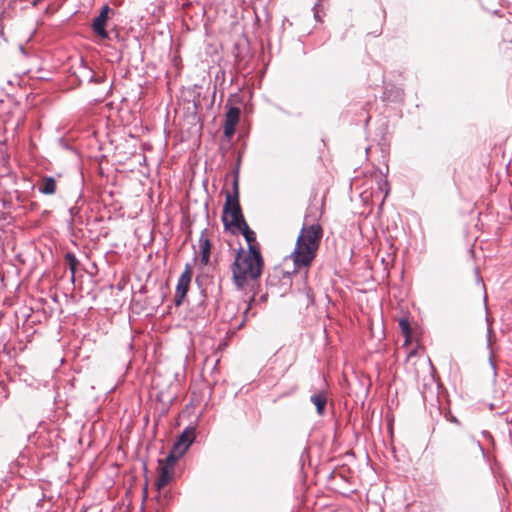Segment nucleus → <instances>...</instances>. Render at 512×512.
<instances>
[{"instance_id": "obj_1", "label": "nucleus", "mask_w": 512, "mask_h": 512, "mask_svg": "<svg viewBox=\"0 0 512 512\" xmlns=\"http://www.w3.org/2000/svg\"><path fill=\"white\" fill-rule=\"evenodd\" d=\"M263 267L262 254H252L239 248L230 267L232 280L238 289H244L251 282L260 278Z\"/></svg>"}, {"instance_id": "obj_2", "label": "nucleus", "mask_w": 512, "mask_h": 512, "mask_svg": "<svg viewBox=\"0 0 512 512\" xmlns=\"http://www.w3.org/2000/svg\"><path fill=\"white\" fill-rule=\"evenodd\" d=\"M234 194L226 193V202L223 208L222 220L226 227L233 226L239 228L246 222L239 204V187L238 179L236 178L233 183Z\"/></svg>"}, {"instance_id": "obj_3", "label": "nucleus", "mask_w": 512, "mask_h": 512, "mask_svg": "<svg viewBox=\"0 0 512 512\" xmlns=\"http://www.w3.org/2000/svg\"><path fill=\"white\" fill-rule=\"evenodd\" d=\"M316 256L317 251L296 240L295 247L289 255V258L294 264L295 271H300L302 269L308 271Z\"/></svg>"}, {"instance_id": "obj_4", "label": "nucleus", "mask_w": 512, "mask_h": 512, "mask_svg": "<svg viewBox=\"0 0 512 512\" xmlns=\"http://www.w3.org/2000/svg\"><path fill=\"white\" fill-rule=\"evenodd\" d=\"M323 237V228L320 224L314 223L304 225L297 237V241L318 252Z\"/></svg>"}, {"instance_id": "obj_5", "label": "nucleus", "mask_w": 512, "mask_h": 512, "mask_svg": "<svg viewBox=\"0 0 512 512\" xmlns=\"http://www.w3.org/2000/svg\"><path fill=\"white\" fill-rule=\"evenodd\" d=\"M178 459L174 454H169L164 460H159V475L155 487L160 492L173 478L174 466Z\"/></svg>"}, {"instance_id": "obj_6", "label": "nucleus", "mask_w": 512, "mask_h": 512, "mask_svg": "<svg viewBox=\"0 0 512 512\" xmlns=\"http://www.w3.org/2000/svg\"><path fill=\"white\" fill-rule=\"evenodd\" d=\"M192 275H193L192 267L189 264H187L185 266L184 271L180 275V277L178 279L177 286H176V291H175V296H174V303L176 306H180L183 303V300L186 297L187 292L190 287Z\"/></svg>"}, {"instance_id": "obj_7", "label": "nucleus", "mask_w": 512, "mask_h": 512, "mask_svg": "<svg viewBox=\"0 0 512 512\" xmlns=\"http://www.w3.org/2000/svg\"><path fill=\"white\" fill-rule=\"evenodd\" d=\"M194 439L195 429L193 427H187L174 443L170 454H174L176 458L179 459L187 451Z\"/></svg>"}, {"instance_id": "obj_8", "label": "nucleus", "mask_w": 512, "mask_h": 512, "mask_svg": "<svg viewBox=\"0 0 512 512\" xmlns=\"http://www.w3.org/2000/svg\"><path fill=\"white\" fill-rule=\"evenodd\" d=\"M111 8L106 4L101 8L100 14L93 20L92 28L93 31L102 39L108 38V32L105 27L109 18Z\"/></svg>"}, {"instance_id": "obj_9", "label": "nucleus", "mask_w": 512, "mask_h": 512, "mask_svg": "<svg viewBox=\"0 0 512 512\" xmlns=\"http://www.w3.org/2000/svg\"><path fill=\"white\" fill-rule=\"evenodd\" d=\"M480 445L475 440H469L467 443L456 444L451 450V457L455 460L467 459L472 451H478Z\"/></svg>"}, {"instance_id": "obj_10", "label": "nucleus", "mask_w": 512, "mask_h": 512, "mask_svg": "<svg viewBox=\"0 0 512 512\" xmlns=\"http://www.w3.org/2000/svg\"><path fill=\"white\" fill-rule=\"evenodd\" d=\"M237 229L240 230L248 244V249L245 251L252 254H261V247L256 239V234L252 229H250L248 224L243 222V225Z\"/></svg>"}, {"instance_id": "obj_11", "label": "nucleus", "mask_w": 512, "mask_h": 512, "mask_svg": "<svg viewBox=\"0 0 512 512\" xmlns=\"http://www.w3.org/2000/svg\"><path fill=\"white\" fill-rule=\"evenodd\" d=\"M240 119V109L230 107L225 115L224 135L230 138L234 133Z\"/></svg>"}, {"instance_id": "obj_12", "label": "nucleus", "mask_w": 512, "mask_h": 512, "mask_svg": "<svg viewBox=\"0 0 512 512\" xmlns=\"http://www.w3.org/2000/svg\"><path fill=\"white\" fill-rule=\"evenodd\" d=\"M200 263L204 266L208 265L211 254V243L208 231L203 230L199 237Z\"/></svg>"}, {"instance_id": "obj_13", "label": "nucleus", "mask_w": 512, "mask_h": 512, "mask_svg": "<svg viewBox=\"0 0 512 512\" xmlns=\"http://www.w3.org/2000/svg\"><path fill=\"white\" fill-rule=\"evenodd\" d=\"M56 189V180L51 176H44L38 184V190L45 195H53Z\"/></svg>"}, {"instance_id": "obj_14", "label": "nucleus", "mask_w": 512, "mask_h": 512, "mask_svg": "<svg viewBox=\"0 0 512 512\" xmlns=\"http://www.w3.org/2000/svg\"><path fill=\"white\" fill-rule=\"evenodd\" d=\"M311 402L316 406L318 414L322 415L327 403V396L324 392H319L311 396Z\"/></svg>"}, {"instance_id": "obj_15", "label": "nucleus", "mask_w": 512, "mask_h": 512, "mask_svg": "<svg viewBox=\"0 0 512 512\" xmlns=\"http://www.w3.org/2000/svg\"><path fill=\"white\" fill-rule=\"evenodd\" d=\"M65 261L69 266V270L71 271L72 280H74L77 266L79 265V261L76 258V256L71 252L65 254Z\"/></svg>"}, {"instance_id": "obj_16", "label": "nucleus", "mask_w": 512, "mask_h": 512, "mask_svg": "<svg viewBox=\"0 0 512 512\" xmlns=\"http://www.w3.org/2000/svg\"><path fill=\"white\" fill-rule=\"evenodd\" d=\"M399 328L405 337V344H408L411 338L412 330L407 318H402L399 320Z\"/></svg>"}, {"instance_id": "obj_17", "label": "nucleus", "mask_w": 512, "mask_h": 512, "mask_svg": "<svg viewBox=\"0 0 512 512\" xmlns=\"http://www.w3.org/2000/svg\"><path fill=\"white\" fill-rule=\"evenodd\" d=\"M148 492H147V484L145 485L143 489V499L145 500L147 498Z\"/></svg>"}, {"instance_id": "obj_18", "label": "nucleus", "mask_w": 512, "mask_h": 512, "mask_svg": "<svg viewBox=\"0 0 512 512\" xmlns=\"http://www.w3.org/2000/svg\"><path fill=\"white\" fill-rule=\"evenodd\" d=\"M450 420H451V421H453V422H456V423H457L456 418H455V417H453V416L450 418Z\"/></svg>"}]
</instances>
